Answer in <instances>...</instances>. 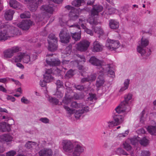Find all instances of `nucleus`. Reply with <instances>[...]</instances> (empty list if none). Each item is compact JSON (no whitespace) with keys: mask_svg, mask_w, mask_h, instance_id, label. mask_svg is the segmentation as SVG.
<instances>
[{"mask_svg":"<svg viewBox=\"0 0 156 156\" xmlns=\"http://www.w3.org/2000/svg\"><path fill=\"white\" fill-rule=\"evenodd\" d=\"M19 48L18 47H13L4 51V57L6 58H11L13 56L15 53L19 52Z\"/></svg>","mask_w":156,"mask_h":156,"instance_id":"nucleus-10","label":"nucleus"},{"mask_svg":"<svg viewBox=\"0 0 156 156\" xmlns=\"http://www.w3.org/2000/svg\"><path fill=\"white\" fill-rule=\"evenodd\" d=\"M130 140L132 145H136L139 142L140 138L138 136L135 137L131 139Z\"/></svg>","mask_w":156,"mask_h":156,"instance_id":"nucleus-48","label":"nucleus"},{"mask_svg":"<svg viewBox=\"0 0 156 156\" xmlns=\"http://www.w3.org/2000/svg\"><path fill=\"white\" fill-rule=\"evenodd\" d=\"M21 102L24 104H27L30 103V101L27 99V98L24 97H23L21 99Z\"/></svg>","mask_w":156,"mask_h":156,"instance_id":"nucleus-56","label":"nucleus"},{"mask_svg":"<svg viewBox=\"0 0 156 156\" xmlns=\"http://www.w3.org/2000/svg\"><path fill=\"white\" fill-rule=\"evenodd\" d=\"M66 69L64 68H60L58 67H57L56 70V71L58 74H59V73H62L63 71H64L63 70H66Z\"/></svg>","mask_w":156,"mask_h":156,"instance_id":"nucleus-60","label":"nucleus"},{"mask_svg":"<svg viewBox=\"0 0 156 156\" xmlns=\"http://www.w3.org/2000/svg\"><path fill=\"white\" fill-rule=\"evenodd\" d=\"M88 98L89 100L90 101L93 100V99L96 100V95L94 94H90L89 97Z\"/></svg>","mask_w":156,"mask_h":156,"instance_id":"nucleus-58","label":"nucleus"},{"mask_svg":"<svg viewBox=\"0 0 156 156\" xmlns=\"http://www.w3.org/2000/svg\"><path fill=\"white\" fill-rule=\"evenodd\" d=\"M93 28L95 33L100 35H101L104 33L103 30L100 27H96L94 28Z\"/></svg>","mask_w":156,"mask_h":156,"instance_id":"nucleus-47","label":"nucleus"},{"mask_svg":"<svg viewBox=\"0 0 156 156\" xmlns=\"http://www.w3.org/2000/svg\"><path fill=\"white\" fill-rule=\"evenodd\" d=\"M16 154V152L14 151H11L6 153V156H14ZM1 156H5L4 155H1Z\"/></svg>","mask_w":156,"mask_h":156,"instance_id":"nucleus-54","label":"nucleus"},{"mask_svg":"<svg viewBox=\"0 0 156 156\" xmlns=\"http://www.w3.org/2000/svg\"><path fill=\"white\" fill-rule=\"evenodd\" d=\"M9 5L11 7L16 9H20L21 7L20 4L14 0L10 1Z\"/></svg>","mask_w":156,"mask_h":156,"instance_id":"nucleus-37","label":"nucleus"},{"mask_svg":"<svg viewBox=\"0 0 156 156\" xmlns=\"http://www.w3.org/2000/svg\"><path fill=\"white\" fill-rule=\"evenodd\" d=\"M123 146L124 149L129 152L130 153L131 156H134L133 155V149L129 144H128L126 141H125L123 143Z\"/></svg>","mask_w":156,"mask_h":156,"instance_id":"nucleus-35","label":"nucleus"},{"mask_svg":"<svg viewBox=\"0 0 156 156\" xmlns=\"http://www.w3.org/2000/svg\"><path fill=\"white\" fill-rule=\"evenodd\" d=\"M73 98L70 97L67 93L65 94V96L62 100V103L66 105H68L72 100Z\"/></svg>","mask_w":156,"mask_h":156,"instance_id":"nucleus-39","label":"nucleus"},{"mask_svg":"<svg viewBox=\"0 0 156 156\" xmlns=\"http://www.w3.org/2000/svg\"><path fill=\"white\" fill-rule=\"evenodd\" d=\"M14 13L13 10L11 9L8 10L5 12V17L7 20H11L13 18V15Z\"/></svg>","mask_w":156,"mask_h":156,"instance_id":"nucleus-33","label":"nucleus"},{"mask_svg":"<svg viewBox=\"0 0 156 156\" xmlns=\"http://www.w3.org/2000/svg\"><path fill=\"white\" fill-rule=\"evenodd\" d=\"M85 2L84 0H75L72 2V4L74 6L79 7Z\"/></svg>","mask_w":156,"mask_h":156,"instance_id":"nucleus-44","label":"nucleus"},{"mask_svg":"<svg viewBox=\"0 0 156 156\" xmlns=\"http://www.w3.org/2000/svg\"><path fill=\"white\" fill-rule=\"evenodd\" d=\"M6 98L8 100H10L12 102L15 101L16 100L15 98L14 97L9 95L7 96Z\"/></svg>","mask_w":156,"mask_h":156,"instance_id":"nucleus-62","label":"nucleus"},{"mask_svg":"<svg viewBox=\"0 0 156 156\" xmlns=\"http://www.w3.org/2000/svg\"><path fill=\"white\" fill-rule=\"evenodd\" d=\"M103 9L102 6L96 5L93 6L91 11L90 17L88 19L89 23L93 25H97L98 23L97 20L98 13Z\"/></svg>","mask_w":156,"mask_h":156,"instance_id":"nucleus-4","label":"nucleus"},{"mask_svg":"<svg viewBox=\"0 0 156 156\" xmlns=\"http://www.w3.org/2000/svg\"><path fill=\"white\" fill-rule=\"evenodd\" d=\"M129 83V80L127 79L125 80L124 83V86L122 87L119 90V92H121L125 90L128 89Z\"/></svg>","mask_w":156,"mask_h":156,"instance_id":"nucleus-42","label":"nucleus"},{"mask_svg":"<svg viewBox=\"0 0 156 156\" xmlns=\"http://www.w3.org/2000/svg\"><path fill=\"white\" fill-rule=\"evenodd\" d=\"M38 154L40 156H52L53 152L51 148H44L39 151Z\"/></svg>","mask_w":156,"mask_h":156,"instance_id":"nucleus-20","label":"nucleus"},{"mask_svg":"<svg viewBox=\"0 0 156 156\" xmlns=\"http://www.w3.org/2000/svg\"><path fill=\"white\" fill-rule=\"evenodd\" d=\"M59 22L61 26H63L66 25H67L70 28V30H74L73 32L76 31L79 32V31L80 30V26L78 24H74L70 26L68 24V22L65 20L64 17L60 19Z\"/></svg>","mask_w":156,"mask_h":156,"instance_id":"nucleus-15","label":"nucleus"},{"mask_svg":"<svg viewBox=\"0 0 156 156\" xmlns=\"http://www.w3.org/2000/svg\"><path fill=\"white\" fill-rule=\"evenodd\" d=\"M99 72L100 73H101V74L104 75L105 73H107L108 76L110 77L114 78L115 77V72L111 65H103L99 69Z\"/></svg>","mask_w":156,"mask_h":156,"instance_id":"nucleus-6","label":"nucleus"},{"mask_svg":"<svg viewBox=\"0 0 156 156\" xmlns=\"http://www.w3.org/2000/svg\"><path fill=\"white\" fill-rule=\"evenodd\" d=\"M72 51V46L71 45H69L62 52V57L65 58L69 56Z\"/></svg>","mask_w":156,"mask_h":156,"instance_id":"nucleus-29","label":"nucleus"},{"mask_svg":"<svg viewBox=\"0 0 156 156\" xmlns=\"http://www.w3.org/2000/svg\"><path fill=\"white\" fill-rule=\"evenodd\" d=\"M12 125L5 122L1 123H0V130L3 132H9L11 130Z\"/></svg>","mask_w":156,"mask_h":156,"instance_id":"nucleus-25","label":"nucleus"},{"mask_svg":"<svg viewBox=\"0 0 156 156\" xmlns=\"http://www.w3.org/2000/svg\"><path fill=\"white\" fill-rule=\"evenodd\" d=\"M103 48V46L98 41H95L93 43V51L94 52L101 51Z\"/></svg>","mask_w":156,"mask_h":156,"instance_id":"nucleus-26","label":"nucleus"},{"mask_svg":"<svg viewBox=\"0 0 156 156\" xmlns=\"http://www.w3.org/2000/svg\"><path fill=\"white\" fill-rule=\"evenodd\" d=\"M132 95L130 94H129L125 96L124 101L122 102V105H125L126 107H127L129 108V104L132 98Z\"/></svg>","mask_w":156,"mask_h":156,"instance_id":"nucleus-30","label":"nucleus"},{"mask_svg":"<svg viewBox=\"0 0 156 156\" xmlns=\"http://www.w3.org/2000/svg\"><path fill=\"white\" fill-rule=\"evenodd\" d=\"M149 44L148 40L142 37L141 39L140 44L137 46V51L140 53L141 56L143 55L146 53V47Z\"/></svg>","mask_w":156,"mask_h":156,"instance_id":"nucleus-9","label":"nucleus"},{"mask_svg":"<svg viewBox=\"0 0 156 156\" xmlns=\"http://www.w3.org/2000/svg\"><path fill=\"white\" fill-rule=\"evenodd\" d=\"M53 54H47L46 55V60L47 64L51 66H57L60 63V61L58 59L54 58L52 56Z\"/></svg>","mask_w":156,"mask_h":156,"instance_id":"nucleus-11","label":"nucleus"},{"mask_svg":"<svg viewBox=\"0 0 156 156\" xmlns=\"http://www.w3.org/2000/svg\"><path fill=\"white\" fill-rule=\"evenodd\" d=\"M90 44V43L88 41L82 40L76 44V48L81 51H85L87 49Z\"/></svg>","mask_w":156,"mask_h":156,"instance_id":"nucleus-14","label":"nucleus"},{"mask_svg":"<svg viewBox=\"0 0 156 156\" xmlns=\"http://www.w3.org/2000/svg\"><path fill=\"white\" fill-rule=\"evenodd\" d=\"M44 80L47 83L52 81L53 80V77L51 74L48 73H45L44 75Z\"/></svg>","mask_w":156,"mask_h":156,"instance_id":"nucleus-41","label":"nucleus"},{"mask_svg":"<svg viewBox=\"0 0 156 156\" xmlns=\"http://www.w3.org/2000/svg\"><path fill=\"white\" fill-rule=\"evenodd\" d=\"M70 106L71 108L66 105L63 106L67 114L71 115L74 113L76 119H78L83 113L89 111L88 106H85L82 103H78L75 101L71 103Z\"/></svg>","mask_w":156,"mask_h":156,"instance_id":"nucleus-2","label":"nucleus"},{"mask_svg":"<svg viewBox=\"0 0 156 156\" xmlns=\"http://www.w3.org/2000/svg\"><path fill=\"white\" fill-rule=\"evenodd\" d=\"M56 84L57 85V90H58L59 88L63 87V83L59 80L57 81Z\"/></svg>","mask_w":156,"mask_h":156,"instance_id":"nucleus-51","label":"nucleus"},{"mask_svg":"<svg viewBox=\"0 0 156 156\" xmlns=\"http://www.w3.org/2000/svg\"><path fill=\"white\" fill-rule=\"evenodd\" d=\"M113 119L117 126L122 123L124 120V117L120 115H115Z\"/></svg>","mask_w":156,"mask_h":156,"instance_id":"nucleus-32","label":"nucleus"},{"mask_svg":"<svg viewBox=\"0 0 156 156\" xmlns=\"http://www.w3.org/2000/svg\"><path fill=\"white\" fill-rule=\"evenodd\" d=\"M41 10L43 12L42 15H44L47 13H49L52 14L54 12L53 6L52 5H42L41 8Z\"/></svg>","mask_w":156,"mask_h":156,"instance_id":"nucleus-21","label":"nucleus"},{"mask_svg":"<svg viewBox=\"0 0 156 156\" xmlns=\"http://www.w3.org/2000/svg\"><path fill=\"white\" fill-rule=\"evenodd\" d=\"M99 75L97 79L96 83V87L99 88L102 86L105 83V80L103 77L104 75L101 74V73H100L99 72Z\"/></svg>","mask_w":156,"mask_h":156,"instance_id":"nucleus-28","label":"nucleus"},{"mask_svg":"<svg viewBox=\"0 0 156 156\" xmlns=\"http://www.w3.org/2000/svg\"><path fill=\"white\" fill-rule=\"evenodd\" d=\"M80 32L81 30L79 31L77 33L75 32L74 33H72L71 32L72 38L75 41H77L80 39L81 38Z\"/></svg>","mask_w":156,"mask_h":156,"instance_id":"nucleus-43","label":"nucleus"},{"mask_svg":"<svg viewBox=\"0 0 156 156\" xmlns=\"http://www.w3.org/2000/svg\"><path fill=\"white\" fill-rule=\"evenodd\" d=\"M106 9L108 11V14H112L113 13L117 14L119 13V11L113 8H110L108 6L106 7Z\"/></svg>","mask_w":156,"mask_h":156,"instance_id":"nucleus-45","label":"nucleus"},{"mask_svg":"<svg viewBox=\"0 0 156 156\" xmlns=\"http://www.w3.org/2000/svg\"><path fill=\"white\" fill-rule=\"evenodd\" d=\"M151 155L150 152L147 151H144L141 153V156H150Z\"/></svg>","mask_w":156,"mask_h":156,"instance_id":"nucleus-57","label":"nucleus"},{"mask_svg":"<svg viewBox=\"0 0 156 156\" xmlns=\"http://www.w3.org/2000/svg\"><path fill=\"white\" fill-rule=\"evenodd\" d=\"M23 55L22 52H20L10 59L9 61L13 64L21 62L22 59Z\"/></svg>","mask_w":156,"mask_h":156,"instance_id":"nucleus-24","label":"nucleus"},{"mask_svg":"<svg viewBox=\"0 0 156 156\" xmlns=\"http://www.w3.org/2000/svg\"><path fill=\"white\" fill-rule=\"evenodd\" d=\"M62 152L68 156H80L84 151V147L80 142L67 139L60 142Z\"/></svg>","mask_w":156,"mask_h":156,"instance_id":"nucleus-1","label":"nucleus"},{"mask_svg":"<svg viewBox=\"0 0 156 156\" xmlns=\"http://www.w3.org/2000/svg\"><path fill=\"white\" fill-rule=\"evenodd\" d=\"M48 50L53 51L57 48V38L53 34H50L48 36Z\"/></svg>","mask_w":156,"mask_h":156,"instance_id":"nucleus-5","label":"nucleus"},{"mask_svg":"<svg viewBox=\"0 0 156 156\" xmlns=\"http://www.w3.org/2000/svg\"><path fill=\"white\" fill-rule=\"evenodd\" d=\"M109 26L112 29H117L119 27V23L116 20L111 19L109 20Z\"/></svg>","mask_w":156,"mask_h":156,"instance_id":"nucleus-27","label":"nucleus"},{"mask_svg":"<svg viewBox=\"0 0 156 156\" xmlns=\"http://www.w3.org/2000/svg\"><path fill=\"white\" fill-rule=\"evenodd\" d=\"M89 81L94 80L96 78V75L95 74L92 75L88 77Z\"/></svg>","mask_w":156,"mask_h":156,"instance_id":"nucleus-61","label":"nucleus"},{"mask_svg":"<svg viewBox=\"0 0 156 156\" xmlns=\"http://www.w3.org/2000/svg\"><path fill=\"white\" fill-rule=\"evenodd\" d=\"M78 58L77 59V60L75 61H71V63L72 64L73 63L74 65H77L78 66V69L79 70H82L81 71V75L83 76H85L84 75L83 73L84 72V69H83V66H82L81 65H79V64L80 62H84L86 61V59L83 56H81L80 55H78Z\"/></svg>","mask_w":156,"mask_h":156,"instance_id":"nucleus-16","label":"nucleus"},{"mask_svg":"<svg viewBox=\"0 0 156 156\" xmlns=\"http://www.w3.org/2000/svg\"><path fill=\"white\" fill-rule=\"evenodd\" d=\"M147 111V109L145 108L140 114V122L142 123H143L147 119V114H146Z\"/></svg>","mask_w":156,"mask_h":156,"instance_id":"nucleus-36","label":"nucleus"},{"mask_svg":"<svg viewBox=\"0 0 156 156\" xmlns=\"http://www.w3.org/2000/svg\"><path fill=\"white\" fill-rule=\"evenodd\" d=\"M65 8L69 10H70L69 14L70 20H75L78 18V16L77 13L78 11L74 7L71 5H67L66 6Z\"/></svg>","mask_w":156,"mask_h":156,"instance_id":"nucleus-12","label":"nucleus"},{"mask_svg":"<svg viewBox=\"0 0 156 156\" xmlns=\"http://www.w3.org/2000/svg\"><path fill=\"white\" fill-rule=\"evenodd\" d=\"M17 29L13 27L6 26L0 31V41H5L9 38L16 35Z\"/></svg>","mask_w":156,"mask_h":156,"instance_id":"nucleus-3","label":"nucleus"},{"mask_svg":"<svg viewBox=\"0 0 156 156\" xmlns=\"http://www.w3.org/2000/svg\"><path fill=\"white\" fill-rule=\"evenodd\" d=\"M21 18H29L30 17V14L29 12H25L20 15Z\"/></svg>","mask_w":156,"mask_h":156,"instance_id":"nucleus-50","label":"nucleus"},{"mask_svg":"<svg viewBox=\"0 0 156 156\" xmlns=\"http://www.w3.org/2000/svg\"><path fill=\"white\" fill-rule=\"evenodd\" d=\"M108 125L109 127L112 128L114 126H117L116 124L115 121H111L107 122Z\"/></svg>","mask_w":156,"mask_h":156,"instance_id":"nucleus-52","label":"nucleus"},{"mask_svg":"<svg viewBox=\"0 0 156 156\" xmlns=\"http://www.w3.org/2000/svg\"><path fill=\"white\" fill-rule=\"evenodd\" d=\"M75 87L76 89L80 90H82L84 88L83 86L80 85H78L76 86H75Z\"/></svg>","mask_w":156,"mask_h":156,"instance_id":"nucleus-64","label":"nucleus"},{"mask_svg":"<svg viewBox=\"0 0 156 156\" xmlns=\"http://www.w3.org/2000/svg\"><path fill=\"white\" fill-rule=\"evenodd\" d=\"M59 36L61 41L64 43H68L71 39L70 36L68 33V31L66 28H64L61 31Z\"/></svg>","mask_w":156,"mask_h":156,"instance_id":"nucleus-13","label":"nucleus"},{"mask_svg":"<svg viewBox=\"0 0 156 156\" xmlns=\"http://www.w3.org/2000/svg\"><path fill=\"white\" fill-rule=\"evenodd\" d=\"M74 75V71L70 69L68 71L66 74V76L68 78L72 77Z\"/></svg>","mask_w":156,"mask_h":156,"instance_id":"nucleus-53","label":"nucleus"},{"mask_svg":"<svg viewBox=\"0 0 156 156\" xmlns=\"http://www.w3.org/2000/svg\"><path fill=\"white\" fill-rule=\"evenodd\" d=\"M47 83L44 80H41L40 82V84L42 87H44L46 86Z\"/></svg>","mask_w":156,"mask_h":156,"instance_id":"nucleus-63","label":"nucleus"},{"mask_svg":"<svg viewBox=\"0 0 156 156\" xmlns=\"http://www.w3.org/2000/svg\"><path fill=\"white\" fill-rule=\"evenodd\" d=\"M38 146V144L35 142L29 141L26 143L25 147L28 149L35 148Z\"/></svg>","mask_w":156,"mask_h":156,"instance_id":"nucleus-38","label":"nucleus"},{"mask_svg":"<svg viewBox=\"0 0 156 156\" xmlns=\"http://www.w3.org/2000/svg\"><path fill=\"white\" fill-rule=\"evenodd\" d=\"M127 108H129L127 107H126L125 105H122V103L117 106L115 109V111L118 114L121 113L126 110Z\"/></svg>","mask_w":156,"mask_h":156,"instance_id":"nucleus-34","label":"nucleus"},{"mask_svg":"<svg viewBox=\"0 0 156 156\" xmlns=\"http://www.w3.org/2000/svg\"><path fill=\"white\" fill-rule=\"evenodd\" d=\"M22 61L25 63H31L37 59V54L34 52H22Z\"/></svg>","mask_w":156,"mask_h":156,"instance_id":"nucleus-7","label":"nucleus"},{"mask_svg":"<svg viewBox=\"0 0 156 156\" xmlns=\"http://www.w3.org/2000/svg\"><path fill=\"white\" fill-rule=\"evenodd\" d=\"M0 139L2 141L9 142L12 141L13 137L9 134H5L0 136Z\"/></svg>","mask_w":156,"mask_h":156,"instance_id":"nucleus-31","label":"nucleus"},{"mask_svg":"<svg viewBox=\"0 0 156 156\" xmlns=\"http://www.w3.org/2000/svg\"><path fill=\"white\" fill-rule=\"evenodd\" d=\"M139 143L142 145L146 146L148 144L149 141L145 137H144L142 139H140V138Z\"/></svg>","mask_w":156,"mask_h":156,"instance_id":"nucleus-46","label":"nucleus"},{"mask_svg":"<svg viewBox=\"0 0 156 156\" xmlns=\"http://www.w3.org/2000/svg\"><path fill=\"white\" fill-rule=\"evenodd\" d=\"M129 132V130H127L124 133L119 134L117 136L118 138L121 139L122 137H126L128 135Z\"/></svg>","mask_w":156,"mask_h":156,"instance_id":"nucleus-49","label":"nucleus"},{"mask_svg":"<svg viewBox=\"0 0 156 156\" xmlns=\"http://www.w3.org/2000/svg\"><path fill=\"white\" fill-rule=\"evenodd\" d=\"M46 97L49 102L52 105H56L58 104L59 101L57 99L50 97L48 95V96H46Z\"/></svg>","mask_w":156,"mask_h":156,"instance_id":"nucleus-40","label":"nucleus"},{"mask_svg":"<svg viewBox=\"0 0 156 156\" xmlns=\"http://www.w3.org/2000/svg\"><path fill=\"white\" fill-rule=\"evenodd\" d=\"M33 24L32 21L30 20H23L17 25L18 27L23 30H28L30 25Z\"/></svg>","mask_w":156,"mask_h":156,"instance_id":"nucleus-18","label":"nucleus"},{"mask_svg":"<svg viewBox=\"0 0 156 156\" xmlns=\"http://www.w3.org/2000/svg\"><path fill=\"white\" fill-rule=\"evenodd\" d=\"M39 121L44 123H48L49 122V119L45 117L40 118Z\"/></svg>","mask_w":156,"mask_h":156,"instance_id":"nucleus-59","label":"nucleus"},{"mask_svg":"<svg viewBox=\"0 0 156 156\" xmlns=\"http://www.w3.org/2000/svg\"><path fill=\"white\" fill-rule=\"evenodd\" d=\"M57 90L55 95L58 98H62L63 96V93L61 92V91L58 90V89Z\"/></svg>","mask_w":156,"mask_h":156,"instance_id":"nucleus-55","label":"nucleus"},{"mask_svg":"<svg viewBox=\"0 0 156 156\" xmlns=\"http://www.w3.org/2000/svg\"><path fill=\"white\" fill-rule=\"evenodd\" d=\"M106 46L111 51H115L120 47V43L118 40L108 39L106 41Z\"/></svg>","mask_w":156,"mask_h":156,"instance_id":"nucleus-8","label":"nucleus"},{"mask_svg":"<svg viewBox=\"0 0 156 156\" xmlns=\"http://www.w3.org/2000/svg\"><path fill=\"white\" fill-rule=\"evenodd\" d=\"M87 21L89 22L88 19L87 20L83 17H81L79 19V23L81 25L83 28L84 29L85 31L88 34L92 36L93 35V32L91 30L87 28L85 26V24Z\"/></svg>","mask_w":156,"mask_h":156,"instance_id":"nucleus-17","label":"nucleus"},{"mask_svg":"<svg viewBox=\"0 0 156 156\" xmlns=\"http://www.w3.org/2000/svg\"><path fill=\"white\" fill-rule=\"evenodd\" d=\"M151 124L152 125L148 126L147 129L148 132L152 135H156V123L153 121H151Z\"/></svg>","mask_w":156,"mask_h":156,"instance_id":"nucleus-23","label":"nucleus"},{"mask_svg":"<svg viewBox=\"0 0 156 156\" xmlns=\"http://www.w3.org/2000/svg\"><path fill=\"white\" fill-rule=\"evenodd\" d=\"M24 0L26 2H29L30 3H32V4H33L31 5L29 7V9L32 12H34L36 10L37 8L38 5H39L42 2V0H39L36 3H35L34 2L35 1V0Z\"/></svg>","mask_w":156,"mask_h":156,"instance_id":"nucleus-22","label":"nucleus"},{"mask_svg":"<svg viewBox=\"0 0 156 156\" xmlns=\"http://www.w3.org/2000/svg\"><path fill=\"white\" fill-rule=\"evenodd\" d=\"M89 62L91 64L93 65L99 66V69L103 65H105V63L103 61L99 60L94 56L91 57L89 60Z\"/></svg>","mask_w":156,"mask_h":156,"instance_id":"nucleus-19","label":"nucleus"}]
</instances>
